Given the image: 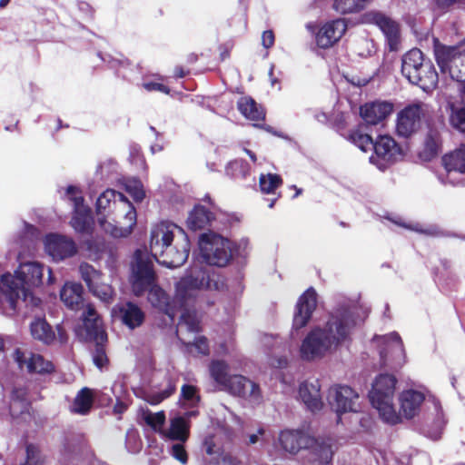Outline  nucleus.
Segmentation results:
<instances>
[{"label":"nucleus","mask_w":465,"mask_h":465,"mask_svg":"<svg viewBox=\"0 0 465 465\" xmlns=\"http://www.w3.org/2000/svg\"><path fill=\"white\" fill-rule=\"evenodd\" d=\"M202 289H212L209 273L202 268L192 270L177 282L175 298L181 307L189 306L194 302L198 291Z\"/></svg>","instance_id":"8"},{"label":"nucleus","mask_w":465,"mask_h":465,"mask_svg":"<svg viewBox=\"0 0 465 465\" xmlns=\"http://www.w3.org/2000/svg\"><path fill=\"white\" fill-rule=\"evenodd\" d=\"M179 325H185L189 331L198 332L200 331V322L196 312L184 307L180 317Z\"/></svg>","instance_id":"48"},{"label":"nucleus","mask_w":465,"mask_h":465,"mask_svg":"<svg viewBox=\"0 0 465 465\" xmlns=\"http://www.w3.org/2000/svg\"><path fill=\"white\" fill-rule=\"evenodd\" d=\"M123 213L118 221V237L130 235L137 223V213L128 198L118 191V213Z\"/></svg>","instance_id":"19"},{"label":"nucleus","mask_w":465,"mask_h":465,"mask_svg":"<svg viewBox=\"0 0 465 465\" xmlns=\"http://www.w3.org/2000/svg\"><path fill=\"white\" fill-rule=\"evenodd\" d=\"M307 449L317 457L321 463L328 464L332 460L334 454V441L331 438L315 439Z\"/></svg>","instance_id":"34"},{"label":"nucleus","mask_w":465,"mask_h":465,"mask_svg":"<svg viewBox=\"0 0 465 465\" xmlns=\"http://www.w3.org/2000/svg\"><path fill=\"white\" fill-rule=\"evenodd\" d=\"M118 186L128 193L135 203H141L145 197L143 185L138 178L118 179Z\"/></svg>","instance_id":"41"},{"label":"nucleus","mask_w":465,"mask_h":465,"mask_svg":"<svg viewBox=\"0 0 465 465\" xmlns=\"http://www.w3.org/2000/svg\"><path fill=\"white\" fill-rule=\"evenodd\" d=\"M175 390L174 385L169 384V386L162 391L146 394L144 400L151 405H157L173 395Z\"/></svg>","instance_id":"51"},{"label":"nucleus","mask_w":465,"mask_h":465,"mask_svg":"<svg viewBox=\"0 0 465 465\" xmlns=\"http://www.w3.org/2000/svg\"><path fill=\"white\" fill-rule=\"evenodd\" d=\"M393 110V104L389 102H373L365 104L360 108L361 118L367 124L376 125L386 119Z\"/></svg>","instance_id":"23"},{"label":"nucleus","mask_w":465,"mask_h":465,"mask_svg":"<svg viewBox=\"0 0 465 465\" xmlns=\"http://www.w3.org/2000/svg\"><path fill=\"white\" fill-rule=\"evenodd\" d=\"M299 395L304 404L312 411H320L322 408V401L320 391L319 381L314 383L303 381L299 388Z\"/></svg>","instance_id":"27"},{"label":"nucleus","mask_w":465,"mask_h":465,"mask_svg":"<svg viewBox=\"0 0 465 465\" xmlns=\"http://www.w3.org/2000/svg\"><path fill=\"white\" fill-rule=\"evenodd\" d=\"M275 41L274 33L272 30H266L262 35V44L264 48L269 49L273 46Z\"/></svg>","instance_id":"62"},{"label":"nucleus","mask_w":465,"mask_h":465,"mask_svg":"<svg viewBox=\"0 0 465 465\" xmlns=\"http://www.w3.org/2000/svg\"><path fill=\"white\" fill-rule=\"evenodd\" d=\"M356 326L354 313L348 307L337 308L331 313L322 331L325 332L333 348L351 340V334Z\"/></svg>","instance_id":"7"},{"label":"nucleus","mask_w":465,"mask_h":465,"mask_svg":"<svg viewBox=\"0 0 465 465\" xmlns=\"http://www.w3.org/2000/svg\"><path fill=\"white\" fill-rule=\"evenodd\" d=\"M450 122L454 128L465 133V105L452 112Z\"/></svg>","instance_id":"52"},{"label":"nucleus","mask_w":465,"mask_h":465,"mask_svg":"<svg viewBox=\"0 0 465 465\" xmlns=\"http://www.w3.org/2000/svg\"><path fill=\"white\" fill-rule=\"evenodd\" d=\"M368 0H334L333 8L341 14L356 13L363 9Z\"/></svg>","instance_id":"46"},{"label":"nucleus","mask_w":465,"mask_h":465,"mask_svg":"<svg viewBox=\"0 0 465 465\" xmlns=\"http://www.w3.org/2000/svg\"><path fill=\"white\" fill-rule=\"evenodd\" d=\"M147 301L154 309L173 319L174 307L167 292L159 285L158 282L146 290Z\"/></svg>","instance_id":"24"},{"label":"nucleus","mask_w":465,"mask_h":465,"mask_svg":"<svg viewBox=\"0 0 465 465\" xmlns=\"http://www.w3.org/2000/svg\"><path fill=\"white\" fill-rule=\"evenodd\" d=\"M171 455L182 464L188 462V453L184 446L181 443H176L172 446Z\"/></svg>","instance_id":"55"},{"label":"nucleus","mask_w":465,"mask_h":465,"mask_svg":"<svg viewBox=\"0 0 465 465\" xmlns=\"http://www.w3.org/2000/svg\"><path fill=\"white\" fill-rule=\"evenodd\" d=\"M426 110L422 103L408 104L397 115L396 133L399 136L409 138L421 127Z\"/></svg>","instance_id":"10"},{"label":"nucleus","mask_w":465,"mask_h":465,"mask_svg":"<svg viewBox=\"0 0 465 465\" xmlns=\"http://www.w3.org/2000/svg\"><path fill=\"white\" fill-rule=\"evenodd\" d=\"M279 441L285 451L295 454L302 449H307L313 442V437L302 430H285L280 433Z\"/></svg>","instance_id":"22"},{"label":"nucleus","mask_w":465,"mask_h":465,"mask_svg":"<svg viewBox=\"0 0 465 465\" xmlns=\"http://www.w3.org/2000/svg\"><path fill=\"white\" fill-rule=\"evenodd\" d=\"M77 6L84 18L92 19L94 17V10L89 3L85 1H79Z\"/></svg>","instance_id":"61"},{"label":"nucleus","mask_w":465,"mask_h":465,"mask_svg":"<svg viewBox=\"0 0 465 465\" xmlns=\"http://www.w3.org/2000/svg\"><path fill=\"white\" fill-rule=\"evenodd\" d=\"M366 124H359L356 128L349 131L347 139L360 148L362 152L371 150L373 139L366 133Z\"/></svg>","instance_id":"40"},{"label":"nucleus","mask_w":465,"mask_h":465,"mask_svg":"<svg viewBox=\"0 0 465 465\" xmlns=\"http://www.w3.org/2000/svg\"><path fill=\"white\" fill-rule=\"evenodd\" d=\"M283 183L282 178L277 173H261L259 177L260 191L265 194L274 193Z\"/></svg>","instance_id":"45"},{"label":"nucleus","mask_w":465,"mask_h":465,"mask_svg":"<svg viewBox=\"0 0 465 465\" xmlns=\"http://www.w3.org/2000/svg\"><path fill=\"white\" fill-rule=\"evenodd\" d=\"M118 316L129 330L139 328L145 321L144 312L132 302H126L123 306L118 307Z\"/></svg>","instance_id":"26"},{"label":"nucleus","mask_w":465,"mask_h":465,"mask_svg":"<svg viewBox=\"0 0 465 465\" xmlns=\"http://www.w3.org/2000/svg\"><path fill=\"white\" fill-rule=\"evenodd\" d=\"M30 331L35 340H37L45 345L52 344L55 340V333L53 327L45 318H35L30 323Z\"/></svg>","instance_id":"32"},{"label":"nucleus","mask_w":465,"mask_h":465,"mask_svg":"<svg viewBox=\"0 0 465 465\" xmlns=\"http://www.w3.org/2000/svg\"><path fill=\"white\" fill-rule=\"evenodd\" d=\"M424 395L417 391L409 390L403 391L400 396V412L407 419H412L419 411Z\"/></svg>","instance_id":"28"},{"label":"nucleus","mask_w":465,"mask_h":465,"mask_svg":"<svg viewBox=\"0 0 465 465\" xmlns=\"http://www.w3.org/2000/svg\"><path fill=\"white\" fill-rule=\"evenodd\" d=\"M442 163L448 174L451 173H465V144L445 154Z\"/></svg>","instance_id":"35"},{"label":"nucleus","mask_w":465,"mask_h":465,"mask_svg":"<svg viewBox=\"0 0 465 465\" xmlns=\"http://www.w3.org/2000/svg\"><path fill=\"white\" fill-rule=\"evenodd\" d=\"M44 265L37 262L22 263L15 271V275L4 274L1 278L3 305L7 304L8 309L15 313L20 299L24 302L31 300L36 306L40 302L33 296L31 288L38 287L43 283Z\"/></svg>","instance_id":"1"},{"label":"nucleus","mask_w":465,"mask_h":465,"mask_svg":"<svg viewBox=\"0 0 465 465\" xmlns=\"http://www.w3.org/2000/svg\"><path fill=\"white\" fill-rule=\"evenodd\" d=\"M358 398L359 395L349 386L336 385L328 393L329 403L339 416L346 412H356L355 401Z\"/></svg>","instance_id":"14"},{"label":"nucleus","mask_w":465,"mask_h":465,"mask_svg":"<svg viewBox=\"0 0 465 465\" xmlns=\"http://www.w3.org/2000/svg\"><path fill=\"white\" fill-rule=\"evenodd\" d=\"M364 21L377 25L386 35L391 47L399 40V25L391 17L377 11H371L364 15Z\"/></svg>","instance_id":"20"},{"label":"nucleus","mask_w":465,"mask_h":465,"mask_svg":"<svg viewBox=\"0 0 465 465\" xmlns=\"http://www.w3.org/2000/svg\"><path fill=\"white\" fill-rule=\"evenodd\" d=\"M128 281L136 297L143 296L146 290L158 282L152 259L141 249H136L133 254Z\"/></svg>","instance_id":"5"},{"label":"nucleus","mask_w":465,"mask_h":465,"mask_svg":"<svg viewBox=\"0 0 465 465\" xmlns=\"http://www.w3.org/2000/svg\"><path fill=\"white\" fill-rule=\"evenodd\" d=\"M127 159L129 163L134 165L138 170L145 171L147 169L146 160L139 144L131 143L129 145Z\"/></svg>","instance_id":"47"},{"label":"nucleus","mask_w":465,"mask_h":465,"mask_svg":"<svg viewBox=\"0 0 465 465\" xmlns=\"http://www.w3.org/2000/svg\"><path fill=\"white\" fill-rule=\"evenodd\" d=\"M14 360L18 367L22 370L24 367L30 374L50 375L55 372V365L53 361L46 360L39 353L29 352L25 354L21 349H15L14 352Z\"/></svg>","instance_id":"13"},{"label":"nucleus","mask_w":465,"mask_h":465,"mask_svg":"<svg viewBox=\"0 0 465 465\" xmlns=\"http://www.w3.org/2000/svg\"><path fill=\"white\" fill-rule=\"evenodd\" d=\"M417 74L418 80L412 81V84L419 85L423 90L434 89L437 86L439 74L430 59L424 61L419 71H417Z\"/></svg>","instance_id":"31"},{"label":"nucleus","mask_w":465,"mask_h":465,"mask_svg":"<svg viewBox=\"0 0 465 465\" xmlns=\"http://www.w3.org/2000/svg\"><path fill=\"white\" fill-rule=\"evenodd\" d=\"M214 219L213 212L201 204H196L189 213L187 226L193 231L205 229Z\"/></svg>","instance_id":"29"},{"label":"nucleus","mask_w":465,"mask_h":465,"mask_svg":"<svg viewBox=\"0 0 465 465\" xmlns=\"http://www.w3.org/2000/svg\"><path fill=\"white\" fill-rule=\"evenodd\" d=\"M371 150L373 154L370 162L375 164L380 170H385L401 155V148L396 141L389 135H380L373 141Z\"/></svg>","instance_id":"11"},{"label":"nucleus","mask_w":465,"mask_h":465,"mask_svg":"<svg viewBox=\"0 0 465 465\" xmlns=\"http://www.w3.org/2000/svg\"><path fill=\"white\" fill-rule=\"evenodd\" d=\"M332 347L322 328H314L306 335L302 342L300 349L301 357L306 361L322 358Z\"/></svg>","instance_id":"12"},{"label":"nucleus","mask_w":465,"mask_h":465,"mask_svg":"<svg viewBox=\"0 0 465 465\" xmlns=\"http://www.w3.org/2000/svg\"><path fill=\"white\" fill-rule=\"evenodd\" d=\"M144 420L151 428L156 430L158 427H161L165 422V413L164 411H158L156 413L149 412L144 416Z\"/></svg>","instance_id":"53"},{"label":"nucleus","mask_w":465,"mask_h":465,"mask_svg":"<svg viewBox=\"0 0 465 465\" xmlns=\"http://www.w3.org/2000/svg\"><path fill=\"white\" fill-rule=\"evenodd\" d=\"M346 30L347 24L344 19L327 22L316 33V44L320 48H330L341 38Z\"/></svg>","instance_id":"17"},{"label":"nucleus","mask_w":465,"mask_h":465,"mask_svg":"<svg viewBox=\"0 0 465 465\" xmlns=\"http://www.w3.org/2000/svg\"><path fill=\"white\" fill-rule=\"evenodd\" d=\"M203 446L204 448L206 454H208V455H213V454L218 453V449L216 447L215 440H214V435H213V434L207 435L204 438Z\"/></svg>","instance_id":"57"},{"label":"nucleus","mask_w":465,"mask_h":465,"mask_svg":"<svg viewBox=\"0 0 465 465\" xmlns=\"http://www.w3.org/2000/svg\"><path fill=\"white\" fill-rule=\"evenodd\" d=\"M79 272L82 280L87 285L91 292H98V283L101 278L99 271L95 270L87 262H82L79 266Z\"/></svg>","instance_id":"44"},{"label":"nucleus","mask_w":465,"mask_h":465,"mask_svg":"<svg viewBox=\"0 0 465 465\" xmlns=\"http://www.w3.org/2000/svg\"><path fill=\"white\" fill-rule=\"evenodd\" d=\"M82 325L75 330L77 336L89 342L107 341V333L101 316L92 304H87L82 314Z\"/></svg>","instance_id":"9"},{"label":"nucleus","mask_w":465,"mask_h":465,"mask_svg":"<svg viewBox=\"0 0 465 465\" xmlns=\"http://www.w3.org/2000/svg\"><path fill=\"white\" fill-rule=\"evenodd\" d=\"M225 174L233 181L242 182L251 174V166L244 159H234L226 164Z\"/></svg>","instance_id":"38"},{"label":"nucleus","mask_w":465,"mask_h":465,"mask_svg":"<svg viewBox=\"0 0 465 465\" xmlns=\"http://www.w3.org/2000/svg\"><path fill=\"white\" fill-rule=\"evenodd\" d=\"M433 53L440 72L448 73L452 80L460 84L459 90L461 97L465 98V48L446 45L434 38Z\"/></svg>","instance_id":"3"},{"label":"nucleus","mask_w":465,"mask_h":465,"mask_svg":"<svg viewBox=\"0 0 465 465\" xmlns=\"http://www.w3.org/2000/svg\"><path fill=\"white\" fill-rule=\"evenodd\" d=\"M94 404V394L92 391L84 387L76 394L71 411L76 414L86 415L90 412Z\"/></svg>","instance_id":"39"},{"label":"nucleus","mask_w":465,"mask_h":465,"mask_svg":"<svg viewBox=\"0 0 465 465\" xmlns=\"http://www.w3.org/2000/svg\"><path fill=\"white\" fill-rule=\"evenodd\" d=\"M94 295L98 296L101 300L104 302H108L113 299V291L109 286H99L98 285V292H93Z\"/></svg>","instance_id":"59"},{"label":"nucleus","mask_w":465,"mask_h":465,"mask_svg":"<svg viewBox=\"0 0 465 465\" xmlns=\"http://www.w3.org/2000/svg\"><path fill=\"white\" fill-rule=\"evenodd\" d=\"M190 71L189 70H185L183 66H176L174 68V72H173V74L176 78H183L185 77L187 74H189Z\"/></svg>","instance_id":"64"},{"label":"nucleus","mask_w":465,"mask_h":465,"mask_svg":"<svg viewBox=\"0 0 465 465\" xmlns=\"http://www.w3.org/2000/svg\"><path fill=\"white\" fill-rule=\"evenodd\" d=\"M45 249L54 260H64L77 252L74 241L64 235L51 233L45 238Z\"/></svg>","instance_id":"18"},{"label":"nucleus","mask_w":465,"mask_h":465,"mask_svg":"<svg viewBox=\"0 0 465 465\" xmlns=\"http://www.w3.org/2000/svg\"><path fill=\"white\" fill-rule=\"evenodd\" d=\"M201 254L206 263L226 266L233 256L232 242L215 232H204L199 237Z\"/></svg>","instance_id":"6"},{"label":"nucleus","mask_w":465,"mask_h":465,"mask_svg":"<svg viewBox=\"0 0 465 465\" xmlns=\"http://www.w3.org/2000/svg\"><path fill=\"white\" fill-rule=\"evenodd\" d=\"M426 59L423 53L418 49L413 48L408 51L401 59V74L411 84L412 81H417L420 67L422 65Z\"/></svg>","instance_id":"25"},{"label":"nucleus","mask_w":465,"mask_h":465,"mask_svg":"<svg viewBox=\"0 0 465 465\" xmlns=\"http://www.w3.org/2000/svg\"><path fill=\"white\" fill-rule=\"evenodd\" d=\"M115 193L116 192L114 189H108L104 192L96 201V213L99 226L112 236L116 235V225L109 223L107 218L111 212V202L114 200Z\"/></svg>","instance_id":"21"},{"label":"nucleus","mask_w":465,"mask_h":465,"mask_svg":"<svg viewBox=\"0 0 465 465\" xmlns=\"http://www.w3.org/2000/svg\"><path fill=\"white\" fill-rule=\"evenodd\" d=\"M143 86L147 91H157L166 94L170 93V88L167 85L157 82H148Z\"/></svg>","instance_id":"60"},{"label":"nucleus","mask_w":465,"mask_h":465,"mask_svg":"<svg viewBox=\"0 0 465 465\" xmlns=\"http://www.w3.org/2000/svg\"><path fill=\"white\" fill-rule=\"evenodd\" d=\"M396 383L397 379L394 375L380 374L375 379L369 393L371 405L386 422L391 424H396L400 420L393 405Z\"/></svg>","instance_id":"4"},{"label":"nucleus","mask_w":465,"mask_h":465,"mask_svg":"<svg viewBox=\"0 0 465 465\" xmlns=\"http://www.w3.org/2000/svg\"><path fill=\"white\" fill-rule=\"evenodd\" d=\"M94 343V351L93 354V361L97 368L102 369L108 364V358L105 351L107 341H100Z\"/></svg>","instance_id":"50"},{"label":"nucleus","mask_w":465,"mask_h":465,"mask_svg":"<svg viewBox=\"0 0 465 465\" xmlns=\"http://www.w3.org/2000/svg\"><path fill=\"white\" fill-rule=\"evenodd\" d=\"M441 148V138L440 132L436 129L430 128L425 140L424 146L420 155L426 161H430L438 155Z\"/></svg>","instance_id":"37"},{"label":"nucleus","mask_w":465,"mask_h":465,"mask_svg":"<svg viewBox=\"0 0 465 465\" xmlns=\"http://www.w3.org/2000/svg\"><path fill=\"white\" fill-rule=\"evenodd\" d=\"M317 306V294L312 287L307 289L298 299L292 320V327L296 330L307 325Z\"/></svg>","instance_id":"15"},{"label":"nucleus","mask_w":465,"mask_h":465,"mask_svg":"<svg viewBox=\"0 0 465 465\" xmlns=\"http://www.w3.org/2000/svg\"><path fill=\"white\" fill-rule=\"evenodd\" d=\"M66 195L70 202L73 203L74 207H81L84 204V197L81 194V191L74 185H69L66 188Z\"/></svg>","instance_id":"54"},{"label":"nucleus","mask_w":465,"mask_h":465,"mask_svg":"<svg viewBox=\"0 0 465 465\" xmlns=\"http://www.w3.org/2000/svg\"><path fill=\"white\" fill-rule=\"evenodd\" d=\"M83 292L80 283H65L60 292V298L69 309L78 311L84 306Z\"/></svg>","instance_id":"30"},{"label":"nucleus","mask_w":465,"mask_h":465,"mask_svg":"<svg viewBox=\"0 0 465 465\" xmlns=\"http://www.w3.org/2000/svg\"><path fill=\"white\" fill-rule=\"evenodd\" d=\"M26 460L24 464L29 465H44L45 462V457L43 455L39 447L29 443L25 447Z\"/></svg>","instance_id":"49"},{"label":"nucleus","mask_w":465,"mask_h":465,"mask_svg":"<svg viewBox=\"0 0 465 465\" xmlns=\"http://www.w3.org/2000/svg\"><path fill=\"white\" fill-rule=\"evenodd\" d=\"M181 230L177 225L161 222L153 227L150 236V252L155 260L168 267L182 266L188 259L190 241L185 233L174 242V231Z\"/></svg>","instance_id":"2"},{"label":"nucleus","mask_w":465,"mask_h":465,"mask_svg":"<svg viewBox=\"0 0 465 465\" xmlns=\"http://www.w3.org/2000/svg\"><path fill=\"white\" fill-rule=\"evenodd\" d=\"M223 391L232 395L257 402L262 400L259 384L241 374H233Z\"/></svg>","instance_id":"16"},{"label":"nucleus","mask_w":465,"mask_h":465,"mask_svg":"<svg viewBox=\"0 0 465 465\" xmlns=\"http://www.w3.org/2000/svg\"><path fill=\"white\" fill-rule=\"evenodd\" d=\"M237 109L245 118L252 121H261L265 117L262 107L251 96H242L237 101Z\"/></svg>","instance_id":"36"},{"label":"nucleus","mask_w":465,"mask_h":465,"mask_svg":"<svg viewBox=\"0 0 465 465\" xmlns=\"http://www.w3.org/2000/svg\"><path fill=\"white\" fill-rule=\"evenodd\" d=\"M197 393V388L191 384H183L181 389V395L183 399L185 401H193L194 398L197 399V401L200 400V397L196 395Z\"/></svg>","instance_id":"56"},{"label":"nucleus","mask_w":465,"mask_h":465,"mask_svg":"<svg viewBox=\"0 0 465 465\" xmlns=\"http://www.w3.org/2000/svg\"><path fill=\"white\" fill-rule=\"evenodd\" d=\"M232 47L233 44L232 42H228L219 45L221 61H224L230 57Z\"/></svg>","instance_id":"63"},{"label":"nucleus","mask_w":465,"mask_h":465,"mask_svg":"<svg viewBox=\"0 0 465 465\" xmlns=\"http://www.w3.org/2000/svg\"><path fill=\"white\" fill-rule=\"evenodd\" d=\"M229 366L224 361H213L210 364V374L213 381L224 390L232 375L228 373Z\"/></svg>","instance_id":"43"},{"label":"nucleus","mask_w":465,"mask_h":465,"mask_svg":"<svg viewBox=\"0 0 465 465\" xmlns=\"http://www.w3.org/2000/svg\"><path fill=\"white\" fill-rule=\"evenodd\" d=\"M71 225L78 232L90 233L94 225L91 209L84 204L81 207H74Z\"/></svg>","instance_id":"33"},{"label":"nucleus","mask_w":465,"mask_h":465,"mask_svg":"<svg viewBox=\"0 0 465 465\" xmlns=\"http://www.w3.org/2000/svg\"><path fill=\"white\" fill-rule=\"evenodd\" d=\"M193 345L197 349L198 352L203 355H209L210 349L208 340L204 336H201L195 340Z\"/></svg>","instance_id":"58"},{"label":"nucleus","mask_w":465,"mask_h":465,"mask_svg":"<svg viewBox=\"0 0 465 465\" xmlns=\"http://www.w3.org/2000/svg\"><path fill=\"white\" fill-rule=\"evenodd\" d=\"M167 436L173 440L187 441L190 436V427L186 420L181 416L173 419Z\"/></svg>","instance_id":"42"}]
</instances>
